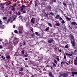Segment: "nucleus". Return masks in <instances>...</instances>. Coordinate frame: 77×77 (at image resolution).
Masks as SVG:
<instances>
[{
    "label": "nucleus",
    "mask_w": 77,
    "mask_h": 77,
    "mask_svg": "<svg viewBox=\"0 0 77 77\" xmlns=\"http://www.w3.org/2000/svg\"><path fill=\"white\" fill-rule=\"evenodd\" d=\"M0 54H3V53L2 52H0Z\"/></svg>",
    "instance_id": "338daca9"
},
{
    "label": "nucleus",
    "mask_w": 77,
    "mask_h": 77,
    "mask_svg": "<svg viewBox=\"0 0 77 77\" xmlns=\"http://www.w3.org/2000/svg\"><path fill=\"white\" fill-rule=\"evenodd\" d=\"M12 11H13V12H14V11H15V7H12Z\"/></svg>",
    "instance_id": "6ab92c4d"
},
{
    "label": "nucleus",
    "mask_w": 77,
    "mask_h": 77,
    "mask_svg": "<svg viewBox=\"0 0 77 77\" xmlns=\"http://www.w3.org/2000/svg\"><path fill=\"white\" fill-rule=\"evenodd\" d=\"M14 61H12V62H11V63L13 66H14V64L13 63H14Z\"/></svg>",
    "instance_id": "5fc2aeb1"
},
{
    "label": "nucleus",
    "mask_w": 77,
    "mask_h": 77,
    "mask_svg": "<svg viewBox=\"0 0 77 77\" xmlns=\"http://www.w3.org/2000/svg\"><path fill=\"white\" fill-rule=\"evenodd\" d=\"M30 30H31V32H32V33H33V32H34L33 31V28H32V29H30Z\"/></svg>",
    "instance_id": "f704fd0d"
},
{
    "label": "nucleus",
    "mask_w": 77,
    "mask_h": 77,
    "mask_svg": "<svg viewBox=\"0 0 77 77\" xmlns=\"http://www.w3.org/2000/svg\"><path fill=\"white\" fill-rule=\"evenodd\" d=\"M13 28L14 29H15V25H13Z\"/></svg>",
    "instance_id": "e2e57ef3"
},
{
    "label": "nucleus",
    "mask_w": 77,
    "mask_h": 77,
    "mask_svg": "<svg viewBox=\"0 0 77 77\" xmlns=\"http://www.w3.org/2000/svg\"><path fill=\"white\" fill-rule=\"evenodd\" d=\"M61 23H62V24H65V20H63V19H62V21H61Z\"/></svg>",
    "instance_id": "c756f323"
},
{
    "label": "nucleus",
    "mask_w": 77,
    "mask_h": 77,
    "mask_svg": "<svg viewBox=\"0 0 77 77\" xmlns=\"http://www.w3.org/2000/svg\"><path fill=\"white\" fill-rule=\"evenodd\" d=\"M10 56L9 55H7L6 56V58L7 59H9L10 58Z\"/></svg>",
    "instance_id": "a878e982"
},
{
    "label": "nucleus",
    "mask_w": 77,
    "mask_h": 77,
    "mask_svg": "<svg viewBox=\"0 0 77 77\" xmlns=\"http://www.w3.org/2000/svg\"><path fill=\"white\" fill-rule=\"evenodd\" d=\"M35 7V8H37V6H38V5H41V3H39V1L38 0H36L34 2Z\"/></svg>",
    "instance_id": "20e7f679"
},
{
    "label": "nucleus",
    "mask_w": 77,
    "mask_h": 77,
    "mask_svg": "<svg viewBox=\"0 0 77 77\" xmlns=\"http://www.w3.org/2000/svg\"><path fill=\"white\" fill-rule=\"evenodd\" d=\"M32 2H33L32 1H31L29 2V5H32Z\"/></svg>",
    "instance_id": "2f4dec72"
},
{
    "label": "nucleus",
    "mask_w": 77,
    "mask_h": 77,
    "mask_svg": "<svg viewBox=\"0 0 77 77\" xmlns=\"http://www.w3.org/2000/svg\"><path fill=\"white\" fill-rule=\"evenodd\" d=\"M2 24H3V22H2V20H0V27L1 26H1V25H2Z\"/></svg>",
    "instance_id": "bb28decb"
},
{
    "label": "nucleus",
    "mask_w": 77,
    "mask_h": 77,
    "mask_svg": "<svg viewBox=\"0 0 77 77\" xmlns=\"http://www.w3.org/2000/svg\"><path fill=\"white\" fill-rule=\"evenodd\" d=\"M16 15H18V14L17 12H16L15 13Z\"/></svg>",
    "instance_id": "8fccbe9b"
},
{
    "label": "nucleus",
    "mask_w": 77,
    "mask_h": 77,
    "mask_svg": "<svg viewBox=\"0 0 77 77\" xmlns=\"http://www.w3.org/2000/svg\"><path fill=\"white\" fill-rule=\"evenodd\" d=\"M15 19H16V18H15V17L14 18L13 20V21L15 20Z\"/></svg>",
    "instance_id": "69168bd1"
},
{
    "label": "nucleus",
    "mask_w": 77,
    "mask_h": 77,
    "mask_svg": "<svg viewBox=\"0 0 77 77\" xmlns=\"http://www.w3.org/2000/svg\"><path fill=\"white\" fill-rule=\"evenodd\" d=\"M26 6L24 5H22L21 7H20V9H21V12L22 14H26V10L24 8H25Z\"/></svg>",
    "instance_id": "7ed1b4c3"
},
{
    "label": "nucleus",
    "mask_w": 77,
    "mask_h": 77,
    "mask_svg": "<svg viewBox=\"0 0 77 77\" xmlns=\"http://www.w3.org/2000/svg\"><path fill=\"white\" fill-rule=\"evenodd\" d=\"M72 74H77V72H72Z\"/></svg>",
    "instance_id": "aec40b11"
},
{
    "label": "nucleus",
    "mask_w": 77,
    "mask_h": 77,
    "mask_svg": "<svg viewBox=\"0 0 77 77\" xmlns=\"http://www.w3.org/2000/svg\"><path fill=\"white\" fill-rule=\"evenodd\" d=\"M49 66H50L49 65H48L45 66V68H47V67H49Z\"/></svg>",
    "instance_id": "864d4df0"
},
{
    "label": "nucleus",
    "mask_w": 77,
    "mask_h": 77,
    "mask_svg": "<svg viewBox=\"0 0 77 77\" xmlns=\"http://www.w3.org/2000/svg\"><path fill=\"white\" fill-rule=\"evenodd\" d=\"M77 47H76L75 48H74V49H75V50H77Z\"/></svg>",
    "instance_id": "4d7b16f0"
},
{
    "label": "nucleus",
    "mask_w": 77,
    "mask_h": 77,
    "mask_svg": "<svg viewBox=\"0 0 77 77\" xmlns=\"http://www.w3.org/2000/svg\"><path fill=\"white\" fill-rule=\"evenodd\" d=\"M52 2H54L55 3H56V0H52Z\"/></svg>",
    "instance_id": "09e8293b"
},
{
    "label": "nucleus",
    "mask_w": 77,
    "mask_h": 77,
    "mask_svg": "<svg viewBox=\"0 0 77 77\" xmlns=\"http://www.w3.org/2000/svg\"><path fill=\"white\" fill-rule=\"evenodd\" d=\"M25 60H28V58H25Z\"/></svg>",
    "instance_id": "603ef678"
},
{
    "label": "nucleus",
    "mask_w": 77,
    "mask_h": 77,
    "mask_svg": "<svg viewBox=\"0 0 77 77\" xmlns=\"http://www.w3.org/2000/svg\"><path fill=\"white\" fill-rule=\"evenodd\" d=\"M66 41H64L63 42V44H66Z\"/></svg>",
    "instance_id": "bf43d9fd"
},
{
    "label": "nucleus",
    "mask_w": 77,
    "mask_h": 77,
    "mask_svg": "<svg viewBox=\"0 0 77 77\" xmlns=\"http://www.w3.org/2000/svg\"><path fill=\"white\" fill-rule=\"evenodd\" d=\"M65 18L66 20H67L68 21H71V18H69V17L68 16H65Z\"/></svg>",
    "instance_id": "9b49d317"
},
{
    "label": "nucleus",
    "mask_w": 77,
    "mask_h": 77,
    "mask_svg": "<svg viewBox=\"0 0 77 77\" xmlns=\"http://www.w3.org/2000/svg\"><path fill=\"white\" fill-rule=\"evenodd\" d=\"M59 20L60 21H61V20H62V17H60V18H59Z\"/></svg>",
    "instance_id": "473e14b6"
},
{
    "label": "nucleus",
    "mask_w": 77,
    "mask_h": 77,
    "mask_svg": "<svg viewBox=\"0 0 77 77\" xmlns=\"http://www.w3.org/2000/svg\"><path fill=\"white\" fill-rule=\"evenodd\" d=\"M55 26H60V23H56L55 24Z\"/></svg>",
    "instance_id": "4be33fe9"
},
{
    "label": "nucleus",
    "mask_w": 77,
    "mask_h": 77,
    "mask_svg": "<svg viewBox=\"0 0 77 77\" xmlns=\"http://www.w3.org/2000/svg\"><path fill=\"white\" fill-rule=\"evenodd\" d=\"M0 9L2 11H4L5 10V6H3L2 7L0 8Z\"/></svg>",
    "instance_id": "f3484780"
},
{
    "label": "nucleus",
    "mask_w": 77,
    "mask_h": 77,
    "mask_svg": "<svg viewBox=\"0 0 77 77\" xmlns=\"http://www.w3.org/2000/svg\"><path fill=\"white\" fill-rule=\"evenodd\" d=\"M74 74H72V75H71V76H72V77H74Z\"/></svg>",
    "instance_id": "13d9d810"
},
{
    "label": "nucleus",
    "mask_w": 77,
    "mask_h": 77,
    "mask_svg": "<svg viewBox=\"0 0 77 77\" xmlns=\"http://www.w3.org/2000/svg\"><path fill=\"white\" fill-rule=\"evenodd\" d=\"M46 9H48L49 10V11L51 10V7L50 5H48V6H46Z\"/></svg>",
    "instance_id": "39448f33"
},
{
    "label": "nucleus",
    "mask_w": 77,
    "mask_h": 77,
    "mask_svg": "<svg viewBox=\"0 0 77 77\" xmlns=\"http://www.w3.org/2000/svg\"><path fill=\"white\" fill-rule=\"evenodd\" d=\"M12 11H10V14H12Z\"/></svg>",
    "instance_id": "0e129e2a"
},
{
    "label": "nucleus",
    "mask_w": 77,
    "mask_h": 77,
    "mask_svg": "<svg viewBox=\"0 0 77 77\" xmlns=\"http://www.w3.org/2000/svg\"><path fill=\"white\" fill-rule=\"evenodd\" d=\"M50 14L52 16H53V15H54V13H52V12H51L50 13Z\"/></svg>",
    "instance_id": "393cba45"
},
{
    "label": "nucleus",
    "mask_w": 77,
    "mask_h": 77,
    "mask_svg": "<svg viewBox=\"0 0 77 77\" xmlns=\"http://www.w3.org/2000/svg\"><path fill=\"white\" fill-rule=\"evenodd\" d=\"M61 51H62V50H61V49H60V50H59V51L60 52H61Z\"/></svg>",
    "instance_id": "774afa93"
},
{
    "label": "nucleus",
    "mask_w": 77,
    "mask_h": 77,
    "mask_svg": "<svg viewBox=\"0 0 77 77\" xmlns=\"http://www.w3.org/2000/svg\"><path fill=\"white\" fill-rule=\"evenodd\" d=\"M65 48H69V45L67 44L66 45L65 47Z\"/></svg>",
    "instance_id": "4468645a"
},
{
    "label": "nucleus",
    "mask_w": 77,
    "mask_h": 77,
    "mask_svg": "<svg viewBox=\"0 0 77 77\" xmlns=\"http://www.w3.org/2000/svg\"><path fill=\"white\" fill-rule=\"evenodd\" d=\"M24 73L22 72L21 73L20 75L22 76V75H24Z\"/></svg>",
    "instance_id": "e433bc0d"
},
{
    "label": "nucleus",
    "mask_w": 77,
    "mask_h": 77,
    "mask_svg": "<svg viewBox=\"0 0 77 77\" xmlns=\"http://www.w3.org/2000/svg\"><path fill=\"white\" fill-rule=\"evenodd\" d=\"M56 59H57L58 61H59V57H58V56L57 57Z\"/></svg>",
    "instance_id": "c9c22d12"
},
{
    "label": "nucleus",
    "mask_w": 77,
    "mask_h": 77,
    "mask_svg": "<svg viewBox=\"0 0 77 77\" xmlns=\"http://www.w3.org/2000/svg\"><path fill=\"white\" fill-rule=\"evenodd\" d=\"M23 46L26 45V42H25L24 41L23 43Z\"/></svg>",
    "instance_id": "cd10ccee"
},
{
    "label": "nucleus",
    "mask_w": 77,
    "mask_h": 77,
    "mask_svg": "<svg viewBox=\"0 0 77 77\" xmlns=\"http://www.w3.org/2000/svg\"><path fill=\"white\" fill-rule=\"evenodd\" d=\"M2 48H3L2 46L0 45V49H2Z\"/></svg>",
    "instance_id": "79ce46f5"
},
{
    "label": "nucleus",
    "mask_w": 77,
    "mask_h": 77,
    "mask_svg": "<svg viewBox=\"0 0 77 77\" xmlns=\"http://www.w3.org/2000/svg\"><path fill=\"white\" fill-rule=\"evenodd\" d=\"M32 69H36V68H34V67H32Z\"/></svg>",
    "instance_id": "6e6d98bb"
},
{
    "label": "nucleus",
    "mask_w": 77,
    "mask_h": 77,
    "mask_svg": "<svg viewBox=\"0 0 77 77\" xmlns=\"http://www.w3.org/2000/svg\"><path fill=\"white\" fill-rule=\"evenodd\" d=\"M69 29H70V30H71L72 29V27H71V26H70V25H69Z\"/></svg>",
    "instance_id": "de8ad7c7"
},
{
    "label": "nucleus",
    "mask_w": 77,
    "mask_h": 77,
    "mask_svg": "<svg viewBox=\"0 0 77 77\" xmlns=\"http://www.w3.org/2000/svg\"><path fill=\"white\" fill-rule=\"evenodd\" d=\"M48 24L49 26H50V27H53V25H52V24H51V23H48Z\"/></svg>",
    "instance_id": "2eb2a0df"
},
{
    "label": "nucleus",
    "mask_w": 77,
    "mask_h": 77,
    "mask_svg": "<svg viewBox=\"0 0 77 77\" xmlns=\"http://www.w3.org/2000/svg\"><path fill=\"white\" fill-rule=\"evenodd\" d=\"M54 62L55 63H56V64H57V61L56 60V59H54Z\"/></svg>",
    "instance_id": "5701e85b"
},
{
    "label": "nucleus",
    "mask_w": 77,
    "mask_h": 77,
    "mask_svg": "<svg viewBox=\"0 0 77 77\" xmlns=\"http://www.w3.org/2000/svg\"><path fill=\"white\" fill-rule=\"evenodd\" d=\"M35 35H38V32H35Z\"/></svg>",
    "instance_id": "3c124183"
},
{
    "label": "nucleus",
    "mask_w": 77,
    "mask_h": 77,
    "mask_svg": "<svg viewBox=\"0 0 77 77\" xmlns=\"http://www.w3.org/2000/svg\"><path fill=\"white\" fill-rule=\"evenodd\" d=\"M31 36L32 37H33L34 36H35V33H33L32 34H31Z\"/></svg>",
    "instance_id": "b1692460"
},
{
    "label": "nucleus",
    "mask_w": 77,
    "mask_h": 77,
    "mask_svg": "<svg viewBox=\"0 0 77 77\" xmlns=\"http://www.w3.org/2000/svg\"><path fill=\"white\" fill-rule=\"evenodd\" d=\"M70 38L71 39V43L73 46L75 47V39H74V35H70Z\"/></svg>",
    "instance_id": "f257e3e1"
},
{
    "label": "nucleus",
    "mask_w": 77,
    "mask_h": 77,
    "mask_svg": "<svg viewBox=\"0 0 77 77\" xmlns=\"http://www.w3.org/2000/svg\"><path fill=\"white\" fill-rule=\"evenodd\" d=\"M19 32L20 33H23V29H19Z\"/></svg>",
    "instance_id": "412c9836"
},
{
    "label": "nucleus",
    "mask_w": 77,
    "mask_h": 77,
    "mask_svg": "<svg viewBox=\"0 0 77 77\" xmlns=\"http://www.w3.org/2000/svg\"><path fill=\"white\" fill-rule=\"evenodd\" d=\"M68 63H69V64H71V60H69L68 61Z\"/></svg>",
    "instance_id": "49530a36"
},
{
    "label": "nucleus",
    "mask_w": 77,
    "mask_h": 77,
    "mask_svg": "<svg viewBox=\"0 0 77 77\" xmlns=\"http://www.w3.org/2000/svg\"><path fill=\"white\" fill-rule=\"evenodd\" d=\"M35 19V18L32 17L31 20V23H32V24H34V23H35V20H34Z\"/></svg>",
    "instance_id": "9d476101"
},
{
    "label": "nucleus",
    "mask_w": 77,
    "mask_h": 77,
    "mask_svg": "<svg viewBox=\"0 0 77 77\" xmlns=\"http://www.w3.org/2000/svg\"><path fill=\"white\" fill-rule=\"evenodd\" d=\"M64 59H66V55H65V54H64Z\"/></svg>",
    "instance_id": "58836bf2"
},
{
    "label": "nucleus",
    "mask_w": 77,
    "mask_h": 77,
    "mask_svg": "<svg viewBox=\"0 0 77 77\" xmlns=\"http://www.w3.org/2000/svg\"><path fill=\"white\" fill-rule=\"evenodd\" d=\"M68 74L66 73H63L61 74L62 76H63L64 77H67L68 76Z\"/></svg>",
    "instance_id": "423d86ee"
},
{
    "label": "nucleus",
    "mask_w": 77,
    "mask_h": 77,
    "mask_svg": "<svg viewBox=\"0 0 77 77\" xmlns=\"http://www.w3.org/2000/svg\"><path fill=\"white\" fill-rule=\"evenodd\" d=\"M63 5L64 6H65V7L66 6H67L66 3L65 2H63Z\"/></svg>",
    "instance_id": "a211bd4d"
},
{
    "label": "nucleus",
    "mask_w": 77,
    "mask_h": 77,
    "mask_svg": "<svg viewBox=\"0 0 77 77\" xmlns=\"http://www.w3.org/2000/svg\"><path fill=\"white\" fill-rule=\"evenodd\" d=\"M10 4H11V2H10L7 4V5H9Z\"/></svg>",
    "instance_id": "c03bdc74"
},
{
    "label": "nucleus",
    "mask_w": 77,
    "mask_h": 77,
    "mask_svg": "<svg viewBox=\"0 0 77 77\" xmlns=\"http://www.w3.org/2000/svg\"><path fill=\"white\" fill-rule=\"evenodd\" d=\"M23 71V68L21 67V70H20V71Z\"/></svg>",
    "instance_id": "ea45409f"
},
{
    "label": "nucleus",
    "mask_w": 77,
    "mask_h": 77,
    "mask_svg": "<svg viewBox=\"0 0 77 77\" xmlns=\"http://www.w3.org/2000/svg\"><path fill=\"white\" fill-rule=\"evenodd\" d=\"M14 32L15 33H18V31L17 30H15Z\"/></svg>",
    "instance_id": "a19ab883"
},
{
    "label": "nucleus",
    "mask_w": 77,
    "mask_h": 77,
    "mask_svg": "<svg viewBox=\"0 0 77 77\" xmlns=\"http://www.w3.org/2000/svg\"><path fill=\"white\" fill-rule=\"evenodd\" d=\"M3 20H6L7 19V17H2Z\"/></svg>",
    "instance_id": "c85d7f7f"
},
{
    "label": "nucleus",
    "mask_w": 77,
    "mask_h": 77,
    "mask_svg": "<svg viewBox=\"0 0 77 77\" xmlns=\"http://www.w3.org/2000/svg\"><path fill=\"white\" fill-rule=\"evenodd\" d=\"M18 16L21 15V12H20V11H18Z\"/></svg>",
    "instance_id": "7c9ffc66"
},
{
    "label": "nucleus",
    "mask_w": 77,
    "mask_h": 77,
    "mask_svg": "<svg viewBox=\"0 0 77 77\" xmlns=\"http://www.w3.org/2000/svg\"><path fill=\"white\" fill-rule=\"evenodd\" d=\"M53 66L54 67H56V65L54 63H53Z\"/></svg>",
    "instance_id": "72a5a7b5"
},
{
    "label": "nucleus",
    "mask_w": 77,
    "mask_h": 77,
    "mask_svg": "<svg viewBox=\"0 0 77 77\" xmlns=\"http://www.w3.org/2000/svg\"><path fill=\"white\" fill-rule=\"evenodd\" d=\"M21 53L22 54H24V50L21 51Z\"/></svg>",
    "instance_id": "a18cd8bd"
},
{
    "label": "nucleus",
    "mask_w": 77,
    "mask_h": 77,
    "mask_svg": "<svg viewBox=\"0 0 77 77\" xmlns=\"http://www.w3.org/2000/svg\"><path fill=\"white\" fill-rule=\"evenodd\" d=\"M68 5H69V6L71 5V3L69 2V4H68Z\"/></svg>",
    "instance_id": "680f3d73"
},
{
    "label": "nucleus",
    "mask_w": 77,
    "mask_h": 77,
    "mask_svg": "<svg viewBox=\"0 0 77 77\" xmlns=\"http://www.w3.org/2000/svg\"><path fill=\"white\" fill-rule=\"evenodd\" d=\"M71 11H72V13L73 14H74V11H73V10L71 8Z\"/></svg>",
    "instance_id": "37998d69"
},
{
    "label": "nucleus",
    "mask_w": 77,
    "mask_h": 77,
    "mask_svg": "<svg viewBox=\"0 0 77 77\" xmlns=\"http://www.w3.org/2000/svg\"><path fill=\"white\" fill-rule=\"evenodd\" d=\"M26 25L27 27H30V23L29 22H27L26 23Z\"/></svg>",
    "instance_id": "0eeeda50"
},
{
    "label": "nucleus",
    "mask_w": 77,
    "mask_h": 77,
    "mask_svg": "<svg viewBox=\"0 0 77 77\" xmlns=\"http://www.w3.org/2000/svg\"><path fill=\"white\" fill-rule=\"evenodd\" d=\"M49 76L50 77H54V76L53 75V74L52 73V72H50L48 73Z\"/></svg>",
    "instance_id": "1a4fd4ad"
},
{
    "label": "nucleus",
    "mask_w": 77,
    "mask_h": 77,
    "mask_svg": "<svg viewBox=\"0 0 77 77\" xmlns=\"http://www.w3.org/2000/svg\"><path fill=\"white\" fill-rule=\"evenodd\" d=\"M4 66L5 67H6V68H9L8 66V65H4Z\"/></svg>",
    "instance_id": "4c0bfd02"
},
{
    "label": "nucleus",
    "mask_w": 77,
    "mask_h": 77,
    "mask_svg": "<svg viewBox=\"0 0 77 77\" xmlns=\"http://www.w3.org/2000/svg\"><path fill=\"white\" fill-rule=\"evenodd\" d=\"M76 51H77V50H74V52L72 51H71V54H69L66 52H65V54H66V56H70L72 57L73 56V54H75Z\"/></svg>",
    "instance_id": "f03ea898"
},
{
    "label": "nucleus",
    "mask_w": 77,
    "mask_h": 77,
    "mask_svg": "<svg viewBox=\"0 0 77 77\" xmlns=\"http://www.w3.org/2000/svg\"><path fill=\"white\" fill-rule=\"evenodd\" d=\"M60 18V15L59 14L56 16L55 18L56 19H59Z\"/></svg>",
    "instance_id": "f8f14e48"
},
{
    "label": "nucleus",
    "mask_w": 77,
    "mask_h": 77,
    "mask_svg": "<svg viewBox=\"0 0 77 77\" xmlns=\"http://www.w3.org/2000/svg\"><path fill=\"white\" fill-rule=\"evenodd\" d=\"M49 29H50V28L48 27H47V28H45V31L47 32V31H48V30H49Z\"/></svg>",
    "instance_id": "dca6fc26"
},
{
    "label": "nucleus",
    "mask_w": 77,
    "mask_h": 77,
    "mask_svg": "<svg viewBox=\"0 0 77 77\" xmlns=\"http://www.w3.org/2000/svg\"><path fill=\"white\" fill-rule=\"evenodd\" d=\"M24 57H27V55H25L24 56Z\"/></svg>",
    "instance_id": "052dcab7"
},
{
    "label": "nucleus",
    "mask_w": 77,
    "mask_h": 77,
    "mask_svg": "<svg viewBox=\"0 0 77 77\" xmlns=\"http://www.w3.org/2000/svg\"><path fill=\"white\" fill-rule=\"evenodd\" d=\"M71 25H73L74 26H77V22L75 21H73L71 23Z\"/></svg>",
    "instance_id": "6e6552de"
},
{
    "label": "nucleus",
    "mask_w": 77,
    "mask_h": 77,
    "mask_svg": "<svg viewBox=\"0 0 77 77\" xmlns=\"http://www.w3.org/2000/svg\"><path fill=\"white\" fill-rule=\"evenodd\" d=\"M54 41V40L53 39H51L48 41V43H51L52 42H53Z\"/></svg>",
    "instance_id": "ddd939ff"
}]
</instances>
